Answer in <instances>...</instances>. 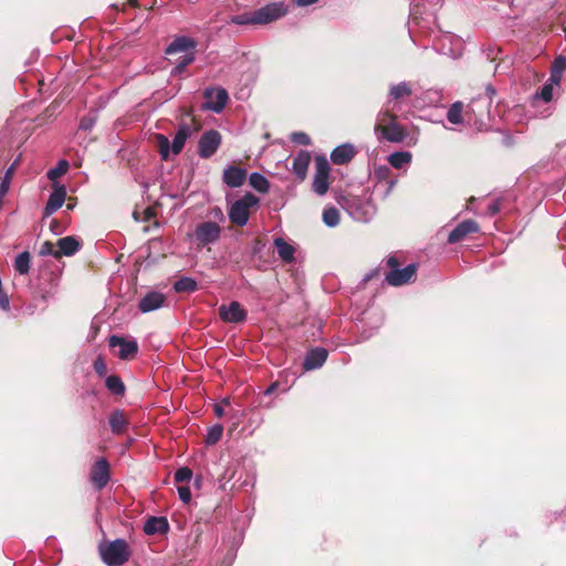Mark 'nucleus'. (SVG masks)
Returning a JSON list of instances; mask_svg holds the SVG:
<instances>
[{
    "label": "nucleus",
    "instance_id": "obj_7",
    "mask_svg": "<svg viewBox=\"0 0 566 566\" xmlns=\"http://www.w3.org/2000/svg\"><path fill=\"white\" fill-rule=\"evenodd\" d=\"M193 237L198 245L207 247L219 241L221 227L213 221H203L196 226Z\"/></svg>",
    "mask_w": 566,
    "mask_h": 566
},
{
    "label": "nucleus",
    "instance_id": "obj_14",
    "mask_svg": "<svg viewBox=\"0 0 566 566\" xmlns=\"http://www.w3.org/2000/svg\"><path fill=\"white\" fill-rule=\"evenodd\" d=\"M380 130L381 132L375 133L378 140L384 139L390 143H401L407 136L405 128L397 120H391V123L385 125Z\"/></svg>",
    "mask_w": 566,
    "mask_h": 566
},
{
    "label": "nucleus",
    "instance_id": "obj_12",
    "mask_svg": "<svg viewBox=\"0 0 566 566\" xmlns=\"http://www.w3.org/2000/svg\"><path fill=\"white\" fill-rule=\"evenodd\" d=\"M90 478L97 490H102L107 485L109 481V464L105 458H101L94 463Z\"/></svg>",
    "mask_w": 566,
    "mask_h": 566
},
{
    "label": "nucleus",
    "instance_id": "obj_13",
    "mask_svg": "<svg viewBox=\"0 0 566 566\" xmlns=\"http://www.w3.org/2000/svg\"><path fill=\"white\" fill-rule=\"evenodd\" d=\"M218 311L220 318L226 323L244 322L248 315L247 311L237 301H232L229 305L222 304Z\"/></svg>",
    "mask_w": 566,
    "mask_h": 566
},
{
    "label": "nucleus",
    "instance_id": "obj_47",
    "mask_svg": "<svg viewBox=\"0 0 566 566\" xmlns=\"http://www.w3.org/2000/svg\"><path fill=\"white\" fill-rule=\"evenodd\" d=\"M291 140L298 145L307 146L311 144V138L303 132H295L291 135Z\"/></svg>",
    "mask_w": 566,
    "mask_h": 566
},
{
    "label": "nucleus",
    "instance_id": "obj_22",
    "mask_svg": "<svg viewBox=\"0 0 566 566\" xmlns=\"http://www.w3.org/2000/svg\"><path fill=\"white\" fill-rule=\"evenodd\" d=\"M495 94L496 91L492 86H488L485 90V95L473 99L472 103L468 106L467 114L472 112L475 115L482 116L483 112L481 108L489 107Z\"/></svg>",
    "mask_w": 566,
    "mask_h": 566
},
{
    "label": "nucleus",
    "instance_id": "obj_40",
    "mask_svg": "<svg viewBox=\"0 0 566 566\" xmlns=\"http://www.w3.org/2000/svg\"><path fill=\"white\" fill-rule=\"evenodd\" d=\"M323 222L328 228H334L339 223V211L335 207L325 208L323 211Z\"/></svg>",
    "mask_w": 566,
    "mask_h": 566
},
{
    "label": "nucleus",
    "instance_id": "obj_38",
    "mask_svg": "<svg viewBox=\"0 0 566 566\" xmlns=\"http://www.w3.org/2000/svg\"><path fill=\"white\" fill-rule=\"evenodd\" d=\"M391 120H397V116L388 109H381L377 114L374 132L375 133L381 132L380 129H382V127L385 125H388L389 123H391Z\"/></svg>",
    "mask_w": 566,
    "mask_h": 566
},
{
    "label": "nucleus",
    "instance_id": "obj_17",
    "mask_svg": "<svg viewBox=\"0 0 566 566\" xmlns=\"http://www.w3.org/2000/svg\"><path fill=\"white\" fill-rule=\"evenodd\" d=\"M390 169L387 166H380L375 170L377 178L376 189L382 190V197L387 198L397 184V179L389 178Z\"/></svg>",
    "mask_w": 566,
    "mask_h": 566
},
{
    "label": "nucleus",
    "instance_id": "obj_1",
    "mask_svg": "<svg viewBox=\"0 0 566 566\" xmlns=\"http://www.w3.org/2000/svg\"><path fill=\"white\" fill-rule=\"evenodd\" d=\"M190 135L191 129L187 124H181L178 126L177 133L172 139L171 145L169 139L165 135L157 134L155 138L161 159L167 160L170 156V153H172L174 155H178L182 150Z\"/></svg>",
    "mask_w": 566,
    "mask_h": 566
},
{
    "label": "nucleus",
    "instance_id": "obj_43",
    "mask_svg": "<svg viewBox=\"0 0 566 566\" xmlns=\"http://www.w3.org/2000/svg\"><path fill=\"white\" fill-rule=\"evenodd\" d=\"M196 56L195 53H188L184 55L175 65V67L171 71L172 75H179L181 74L188 65H190L195 61Z\"/></svg>",
    "mask_w": 566,
    "mask_h": 566
},
{
    "label": "nucleus",
    "instance_id": "obj_16",
    "mask_svg": "<svg viewBox=\"0 0 566 566\" xmlns=\"http://www.w3.org/2000/svg\"><path fill=\"white\" fill-rule=\"evenodd\" d=\"M198 43L195 39L186 35L175 38L171 43L166 48L165 53L168 55L184 52L195 53Z\"/></svg>",
    "mask_w": 566,
    "mask_h": 566
},
{
    "label": "nucleus",
    "instance_id": "obj_15",
    "mask_svg": "<svg viewBox=\"0 0 566 566\" xmlns=\"http://www.w3.org/2000/svg\"><path fill=\"white\" fill-rule=\"evenodd\" d=\"M66 197V188L59 182L53 184V191L49 196L46 206L44 208V217H49L57 211L64 203Z\"/></svg>",
    "mask_w": 566,
    "mask_h": 566
},
{
    "label": "nucleus",
    "instance_id": "obj_30",
    "mask_svg": "<svg viewBox=\"0 0 566 566\" xmlns=\"http://www.w3.org/2000/svg\"><path fill=\"white\" fill-rule=\"evenodd\" d=\"M566 71V56H557L552 64L549 78L553 83H560L563 73Z\"/></svg>",
    "mask_w": 566,
    "mask_h": 566
},
{
    "label": "nucleus",
    "instance_id": "obj_46",
    "mask_svg": "<svg viewBox=\"0 0 566 566\" xmlns=\"http://www.w3.org/2000/svg\"><path fill=\"white\" fill-rule=\"evenodd\" d=\"M40 255H43V256L52 255L54 258H59V252H57V249L55 248V245L52 242L45 241L40 247Z\"/></svg>",
    "mask_w": 566,
    "mask_h": 566
},
{
    "label": "nucleus",
    "instance_id": "obj_3",
    "mask_svg": "<svg viewBox=\"0 0 566 566\" xmlns=\"http://www.w3.org/2000/svg\"><path fill=\"white\" fill-rule=\"evenodd\" d=\"M259 205V198L251 192L232 202L228 209V217L238 227H244L250 218L251 208Z\"/></svg>",
    "mask_w": 566,
    "mask_h": 566
},
{
    "label": "nucleus",
    "instance_id": "obj_29",
    "mask_svg": "<svg viewBox=\"0 0 566 566\" xmlns=\"http://www.w3.org/2000/svg\"><path fill=\"white\" fill-rule=\"evenodd\" d=\"M274 247L282 261L286 263L294 261L295 248L291 243L286 242L283 238H276Z\"/></svg>",
    "mask_w": 566,
    "mask_h": 566
},
{
    "label": "nucleus",
    "instance_id": "obj_25",
    "mask_svg": "<svg viewBox=\"0 0 566 566\" xmlns=\"http://www.w3.org/2000/svg\"><path fill=\"white\" fill-rule=\"evenodd\" d=\"M413 93L412 84L407 81L394 83L389 85V98L391 101H400L411 96Z\"/></svg>",
    "mask_w": 566,
    "mask_h": 566
},
{
    "label": "nucleus",
    "instance_id": "obj_5",
    "mask_svg": "<svg viewBox=\"0 0 566 566\" xmlns=\"http://www.w3.org/2000/svg\"><path fill=\"white\" fill-rule=\"evenodd\" d=\"M345 209L348 214L358 222H368L376 214L375 205L369 199L360 197L349 198Z\"/></svg>",
    "mask_w": 566,
    "mask_h": 566
},
{
    "label": "nucleus",
    "instance_id": "obj_56",
    "mask_svg": "<svg viewBox=\"0 0 566 566\" xmlns=\"http://www.w3.org/2000/svg\"><path fill=\"white\" fill-rule=\"evenodd\" d=\"M377 273H378V270L369 272L368 274H366L365 281L371 280L375 275H377Z\"/></svg>",
    "mask_w": 566,
    "mask_h": 566
},
{
    "label": "nucleus",
    "instance_id": "obj_41",
    "mask_svg": "<svg viewBox=\"0 0 566 566\" xmlns=\"http://www.w3.org/2000/svg\"><path fill=\"white\" fill-rule=\"evenodd\" d=\"M67 169H69L67 160L62 159L57 163V165L54 168L49 169L46 176L54 184L57 178H60L67 171Z\"/></svg>",
    "mask_w": 566,
    "mask_h": 566
},
{
    "label": "nucleus",
    "instance_id": "obj_58",
    "mask_svg": "<svg viewBox=\"0 0 566 566\" xmlns=\"http://www.w3.org/2000/svg\"><path fill=\"white\" fill-rule=\"evenodd\" d=\"M381 322H382V318H381V316H379V317L377 318V323H378V325H377L374 329H377V328L379 327V325L381 324Z\"/></svg>",
    "mask_w": 566,
    "mask_h": 566
},
{
    "label": "nucleus",
    "instance_id": "obj_34",
    "mask_svg": "<svg viewBox=\"0 0 566 566\" xmlns=\"http://www.w3.org/2000/svg\"><path fill=\"white\" fill-rule=\"evenodd\" d=\"M411 154L409 151H396L388 157L389 164L397 169L409 165L411 161Z\"/></svg>",
    "mask_w": 566,
    "mask_h": 566
},
{
    "label": "nucleus",
    "instance_id": "obj_27",
    "mask_svg": "<svg viewBox=\"0 0 566 566\" xmlns=\"http://www.w3.org/2000/svg\"><path fill=\"white\" fill-rule=\"evenodd\" d=\"M56 245L59 258L61 255H74L81 248L80 241L71 235L59 239Z\"/></svg>",
    "mask_w": 566,
    "mask_h": 566
},
{
    "label": "nucleus",
    "instance_id": "obj_45",
    "mask_svg": "<svg viewBox=\"0 0 566 566\" xmlns=\"http://www.w3.org/2000/svg\"><path fill=\"white\" fill-rule=\"evenodd\" d=\"M192 478V471L188 468V467H182V468H179L176 472H175V481L177 483H184V482H189Z\"/></svg>",
    "mask_w": 566,
    "mask_h": 566
},
{
    "label": "nucleus",
    "instance_id": "obj_4",
    "mask_svg": "<svg viewBox=\"0 0 566 566\" xmlns=\"http://www.w3.org/2000/svg\"><path fill=\"white\" fill-rule=\"evenodd\" d=\"M387 266L389 271L385 275V281L391 286H401L411 282L417 273V264L411 263L399 269V261L395 256L387 259Z\"/></svg>",
    "mask_w": 566,
    "mask_h": 566
},
{
    "label": "nucleus",
    "instance_id": "obj_42",
    "mask_svg": "<svg viewBox=\"0 0 566 566\" xmlns=\"http://www.w3.org/2000/svg\"><path fill=\"white\" fill-rule=\"evenodd\" d=\"M223 427L221 424H214L208 429L205 442L208 446L216 444L222 437Z\"/></svg>",
    "mask_w": 566,
    "mask_h": 566
},
{
    "label": "nucleus",
    "instance_id": "obj_49",
    "mask_svg": "<svg viewBox=\"0 0 566 566\" xmlns=\"http://www.w3.org/2000/svg\"><path fill=\"white\" fill-rule=\"evenodd\" d=\"M179 499L185 503H189L191 500V491L188 486H179L178 488Z\"/></svg>",
    "mask_w": 566,
    "mask_h": 566
},
{
    "label": "nucleus",
    "instance_id": "obj_50",
    "mask_svg": "<svg viewBox=\"0 0 566 566\" xmlns=\"http://www.w3.org/2000/svg\"><path fill=\"white\" fill-rule=\"evenodd\" d=\"M501 209V200L500 199H495L493 200L489 207H488V213L490 216H495Z\"/></svg>",
    "mask_w": 566,
    "mask_h": 566
},
{
    "label": "nucleus",
    "instance_id": "obj_48",
    "mask_svg": "<svg viewBox=\"0 0 566 566\" xmlns=\"http://www.w3.org/2000/svg\"><path fill=\"white\" fill-rule=\"evenodd\" d=\"M93 367H94V370L95 373L103 377L105 376L106 371H107V367H106V364L104 361V359L102 357H97L93 364Z\"/></svg>",
    "mask_w": 566,
    "mask_h": 566
},
{
    "label": "nucleus",
    "instance_id": "obj_37",
    "mask_svg": "<svg viewBox=\"0 0 566 566\" xmlns=\"http://www.w3.org/2000/svg\"><path fill=\"white\" fill-rule=\"evenodd\" d=\"M17 165H18V160L12 163L10 165V167L7 168L4 175L1 179V182H0V197H4L8 193L9 189H10L12 177H13L15 168H17Z\"/></svg>",
    "mask_w": 566,
    "mask_h": 566
},
{
    "label": "nucleus",
    "instance_id": "obj_9",
    "mask_svg": "<svg viewBox=\"0 0 566 566\" xmlns=\"http://www.w3.org/2000/svg\"><path fill=\"white\" fill-rule=\"evenodd\" d=\"M221 134L216 129L205 132L198 142V155L200 158H210L221 145Z\"/></svg>",
    "mask_w": 566,
    "mask_h": 566
},
{
    "label": "nucleus",
    "instance_id": "obj_20",
    "mask_svg": "<svg viewBox=\"0 0 566 566\" xmlns=\"http://www.w3.org/2000/svg\"><path fill=\"white\" fill-rule=\"evenodd\" d=\"M245 179L247 170L243 168L231 165L223 170L222 180L227 186L231 188H238L242 186Z\"/></svg>",
    "mask_w": 566,
    "mask_h": 566
},
{
    "label": "nucleus",
    "instance_id": "obj_55",
    "mask_svg": "<svg viewBox=\"0 0 566 566\" xmlns=\"http://www.w3.org/2000/svg\"><path fill=\"white\" fill-rule=\"evenodd\" d=\"M276 386H277L276 384H272V385H271V386H270V387L264 391V394H265V395H271V394H273V392H274V390L276 389Z\"/></svg>",
    "mask_w": 566,
    "mask_h": 566
},
{
    "label": "nucleus",
    "instance_id": "obj_31",
    "mask_svg": "<svg viewBox=\"0 0 566 566\" xmlns=\"http://www.w3.org/2000/svg\"><path fill=\"white\" fill-rule=\"evenodd\" d=\"M197 289V281L190 276H182L174 283V290L177 293H192Z\"/></svg>",
    "mask_w": 566,
    "mask_h": 566
},
{
    "label": "nucleus",
    "instance_id": "obj_52",
    "mask_svg": "<svg viewBox=\"0 0 566 566\" xmlns=\"http://www.w3.org/2000/svg\"><path fill=\"white\" fill-rule=\"evenodd\" d=\"M93 124L92 119L83 118L80 123V129L87 130L93 126Z\"/></svg>",
    "mask_w": 566,
    "mask_h": 566
},
{
    "label": "nucleus",
    "instance_id": "obj_24",
    "mask_svg": "<svg viewBox=\"0 0 566 566\" xmlns=\"http://www.w3.org/2000/svg\"><path fill=\"white\" fill-rule=\"evenodd\" d=\"M310 163L311 155L307 150H301L294 157L292 170L301 180H303L306 177Z\"/></svg>",
    "mask_w": 566,
    "mask_h": 566
},
{
    "label": "nucleus",
    "instance_id": "obj_36",
    "mask_svg": "<svg viewBox=\"0 0 566 566\" xmlns=\"http://www.w3.org/2000/svg\"><path fill=\"white\" fill-rule=\"evenodd\" d=\"M249 182L259 192L265 193L269 191L270 184L260 172H252L249 177Z\"/></svg>",
    "mask_w": 566,
    "mask_h": 566
},
{
    "label": "nucleus",
    "instance_id": "obj_11",
    "mask_svg": "<svg viewBox=\"0 0 566 566\" xmlns=\"http://www.w3.org/2000/svg\"><path fill=\"white\" fill-rule=\"evenodd\" d=\"M109 347H118V358L126 360L136 356L138 352V344L134 338H125L112 335L108 340Z\"/></svg>",
    "mask_w": 566,
    "mask_h": 566
},
{
    "label": "nucleus",
    "instance_id": "obj_19",
    "mask_svg": "<svg viewBox=\"0 0 566 566\" xmlns=\"http://www.w3.org/2000/svg\"><path fill=\"white\" fill-rule=\"evenodd\" d=\"M479 231V224L474 220H464L460 222L448 237L449 243L462 241L468 234Z\"/></svg>",
    "mask_w": 566,
    "mask_h": 566
},
{
    "label": "nucleus",
    "instance_id": "obj_10",
    "mask_svg": "<svg viewBox=\"0 0 566 566\" xmlns=\"http://www.w3.org/2000/svg\"><path fill=\"white\" fill-rule=\"evenodd\" d=\"M329 164L324 158H317L315 174L313 178V191L318 196H324L329 188Z\"/></svg>",
    "mask_w": 566,
    "mask_h": 566
},
{
    "label": "nucleus",
    "instance_id": "obj_33",
    "mask_svg": "<svg viewBox=\"0 0 566 566\" xmlns=\"http://www.w3.org/2000/svg\"><path fill=\"white\" fill-rule=\"evenodd\" d=\"M463 103L462 102H454L450 105L448 112H447V119L454 125H459L463 123Z\"/></svg>",
    "mask_w": 566,
    "mask_h": 566
},
{
    "label": "nucleus",
    "instance_id": "obj_53",
    "mask_svg": "<svg viewBox=\"0 0 566 566\" xmlns=\"http://www.w3.org/2000/svg\"><path fill=\"white\" fill-rule=\"evenodd\" d=\"M297 7H307L318 2V0H294Z\"/></svg>",
    "mask_w": 566,
    "mask_h": 566
},
{
    "label": "nucleus",
    "instance_id": "obj_21",
    "mask_svg": "<svg viewBox=\"0 0 566 566\" xmlns=\"http://www.w3.org/2000/svg\"><path fill=\"white\" fill-rule=\"evenodd\" d=\"M328 356V353L323 347H316L311 349L303 361V368L305 370H313L317 369L323 366V364L326 361Z\"/></svg>",
    "mask_w": 566,
    "mask_h": 566
},
{
    "label": "nucleus",
    "instance_id": "obj_23",
    "mask_svg": "<svg viewBox=\"0 0 566 566\" xmlns=\"http://www.w3.org/2000/svg\"><path fill=\"white\" fill-rule=\"evenodd\" d=\"M169 531V523L164 516H151L144 525L147 535L166 534Z\"/></svg>",
    "mask_w": 566,
    "mask_h": 566
},
{
    "label": "nucleus",
    "instance_id": "obj_8",
    "mask_svg": "<svg viewBox=\"0 0 566 566\" xmlns=\"http://www.w3.org/2000/svg\"><path fill=\"white\" fill-rule=\"evenodd\" d=\"M203 108L213 113H220L229 101V94L223 87H208L203 92Z\"/></svg>",
    "mask_w": 566,
    "mask_h": 566
},
{
    "label": "nucleus",
    "instance_id": "obj_57",
    "mask_svg": "<svg viewBox=\"0 0 566 566\" xmlns=\"http://www.w3.org/2000/svg\"><path fill=\"white\" fill-rule=\"evenodd\" d=\"M373 333H374V332L363 331V333H361V338H363V339H368L369 337H371V336H373Z\"/></svg>",
    "mask_w": 566,
    "mask_h": 566
},
{
    "label": "nucleus",
    "instance_id": "obj_39",
    "mask_svg": "<svg viewBox=\"0 0 566 566\" xmlns=\"http://www.w3.org/2000/svg\"><path fill=\"white\" fill-rule=\"evenodd\" d=\"M560 83H553L552 78L548 77L547 82L543 85L541 91L535 94L536 98L542 99L545 103H548L553 99V91L555 86H559Z\"/></svg>",
    "mask_w": 566,
    "mask_h": 566
},
{
    "label": "nucleus",
    "instance_id": "obj_44",
    "mask_svg": "<svg viewBox=\"0 0 566 566\" xmlns=\"http://www.w3.org/2000/svg\"><path fill=\"white\" fill-rule=\"evenodd\" d=\"M231 22L237 25L256 24L255 13L252 11L234 15L231 18Z\"/></svg>",
    "mask_w": 566,
    "mask_h": 566
},
{
    "label": "nucleus",
    "instance_id": "obj_18",
    "mask_svg": "<svg viewBox=\"0 0 566 566\" xmlns=\"http://www.w3.org/2000/svg\"><path fill=\"white\" fill-rule=\"evenodd\" d=\"M166 297L163 293L151 291L139 300L138 308L142 313H149L164 306Z\"/></svg>",
    "mask_w": 566,
    "mask_h": 566
},
{
    "label": "nucleus",
    "instance_id": "obj_59",
    "mask_svg": "<svg viewBox=\"0 0 566 566\" xmlns=\"http://www.w3.org/2000/svg\"><path fill=\"white\" fill-rule=\"evenodd\" d=\"M565 235H566V233H565V231L563 230V231L559 233V239L564 240Z\"/></svg>",
    "mask_w": 566,
    "mask_h": 566
},
{
    "label": "nucleus",
    "instance_id": "obj_54",
    "mask_svg": "<svg viewBox=\"0 0 566 566\" xmlns=\"http://www.w3.org/2000/svg\"><path fill=\"white\" fill-rule=\"evenodd\" d=\"M214 413L217 417H222L224 415V410L220 405L214 406Z\"/></svg>",
    "mask_w": 566,
    "mask_h": 566
},
{
    "label": "nucleus",
    "instance_id": "obj_2",
    "mask_svg": "<svg viewBox=\"0 0 566 566\" xmlns=\"http://www.w3.org/2000/svg\"><path fill=\"white\" fill-rule=\"evenodd\" d=\"M102 560L107 566H122L130 557V552L125 539L117 538L99 545Z\"/></svg>",
    "mask_w": 566,
    "mask_h": 566
},
{
    "label": "nucleus",
    "instance_id": "obj_28",
    "mask_svg": "<svg viewBox=\"0 0 566 566\" xmlns=\"http://www.w3.org/2000/svg\"><path fill=\"white\" fill-rule=\"evenodd\" d=\"M355 156L354 146L350 144H344L337 146L331 154V159L336 165H343L348 163Z\"/></svg>",
    "mask_w": 566,
    "mask_h": 566
},
{
    "label": "nucleus",
    "instance_id": "obj_32",
    "mask_svg": "<svg viewBox=\"0 0 566 566\" xmlns=\"http://www.w3.org/2000/svg\"><path fill=\"white\" fill-rule=\"evenodd\" d=\"M31 256L28 251L18 254L13 262V268L20 275H25L30 271Z\"/></svg>",
    "mask_w": 566,
    "mask_h": 566
},
{
    "label": "nucleus",
    "instance_id": "obj_35",
    "mask_svg": "<svg viewBox=\"0 0 566 566\" xmlns=\"http://www.w3.org/2000/svg\"><path fill=\"white\" fill-rule=\"evenodd\" d=\"M105 386L113 395L123 396L125 394V385L116 375L106 377Z\"/></svg>",
    "mask_w": 566,
    "mask_h": 566
},
{
    "label": "nucleus",
    "instance_id": "obj_51",
    "mask_svg": "<svg viewBox=\"0 0 566 566\" xmlns=\"http://www.w3.org/2000/svg\"><path fill=\"white\" fill-rule=\"evenodd\" d=\"M211 214L213 216L214 219L224 221V214L220 208H218V207L213 208L211 211Z\"/></svg>",
    "mask_w": 566,
    "mask_h": 566
},
{
    "label": "nucleus",
    "instance_id": "obj_6",
    "mask_svg": "<svg viewBox=\"0 0 566 566\" xmlns=\"http://www.w3.org/2000/svg\"><path fill=\"white\" fill-rule=\"evenodd\" d=\"M289 11L290 7L284 1L268 3L254 10L256 24L265 25L275 22L285 17Z\"/></svg>",
    "mask_w": 566,
    "mask_h": 566
},
{
    "label": "nucleus",
    "instance_id": "obj_26",
    "mask_svg": "<svg viewBox=\"0 0 566 566\" xmlns=\"http://www.w3.org/2000/svg\"><path fill=\"white\" fill-rule=\"evenodd\" d=\"M111 430L114 434H122L128 427V420L123 410L115 409L108 418Z\"/></svg>",
    "mask_w": 566,
    "mask_h": 566
}]
</instances>
